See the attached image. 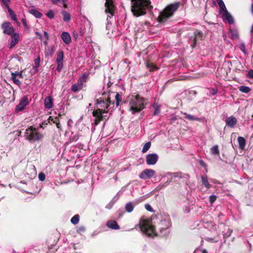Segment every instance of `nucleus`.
I'll return each mask as SVG.
<instances>
[{"instance_id":"nucleus-46","label":"nucleus","mask_w":253,"mask_h":253,"mask_svg":"<svg viewBox=\"0 0 253 253\" xmlns=\"http://www.w3.org/2000/svg\"><path fill=\"white\" fill-rule=\"evenodd\" d=\"M71 20V15L70 13L64 11V22H68Z\"/></svg>"},{"instance_id":"nucleus-58","label":"nucleus","mask_w":253,"mask_h":253,"mask_svg":"<svg viewBox=\"0 0 253 253\" xmlns=\"http://www.w3.org/2000/svg\"><path fill=\"white\" fill-rule=\"evenodd\" d=\"M73 125V122L71 120H69L67 123V126L69 127H71Z\"/></svg>"},{"instance_id":"nucleus-57","label":"nucleus","mask_w":253,"mask_h":253,"mask_svg":"<svg viewBox=\"0 0 253 253\" xmlns=\"http://www.w3.org/2000/svg\"><path fill=\"white\" fill-rule=\"evenodd\" d=\"M1 1L3 2V3L5 5V6L6 7H8V2L10 1V0H1Z\"/></svg>"},{"instance_id":"nucleus-40","label":"nucleus","mask_w":253,"mask_h":253,"mask_svg":"<svg viewBox=\"0 0 253 253\" xmlns=\"http://www.w3.org/2000/svg\"><path fill=\"white\" fill-rule=\"evenodd\" d=\"M88 75L86 74H84L80 78L78 81L79 82L83 84H84V83H85L87 81Z\"/></svg>"},{"instance_id":"nucleus-35","label":"nucleus","mask_w":253,"mask_h":253,"mask_svg":"<svg viewBox=\"0 0 253 253\" xmlns=\"http://www.w3.org/2000/svg\"><path fill=\"white\" fill-rule=\"evenodd\" d=\"M116 99V105L117 107H118L120 105V102L122 101V95L119 93H117L115 95Z\"/></svg>"},{"instance_id":"nucleus-61","label":"nucleus","mask_w":253,"mask_h":253,"mask_svg":"<svg viewBox=\"0 0 253 253\" xmlns=\"http://www.w3.org/2000/svg\"><path fill=\"white\" fill-rule=\"evenodd\" d=\"M210 181L211 182H212V183H215V184H219V183L218 182L217 180H215V179H210Z\"/></svg>"},{"instance_id":"nucleus-38","label":"nucleus","mask_w":253,"mask_h":253,"mask_svg":"<svg viewBox=\"0 0 253 253\" xmlns=\"http://www.w3.org/2000/svg\"><path fill=\"white\" fill-rule=\"evenodd\" d=\"M151 143L150 142L146 143L143 147L142 152L143 153H146L150 148Z\"/></svg>"},{"instance_id":"nucleus-63","label":"nucleus","mask_w":253,"mask_h":253,"mask_svg":"<svg viewBox=\"0 0 253 253\" xmlns=\"http://www.w3.org/2000/svg\"><path fill=\"white\" fill-rule=\"evenodd\" d=\"M22 23H23V25L25 27H27V25L26 21L25 19H22Z\"/></svg>"},{"instance_id":"nucleus-26","label":"nucleus","mask_w":253,"mask_h":253,"mask_svg":"<svg viewBox=\"0 0 253 253\" xmlns=\"http://www.w3.org/2000/svg\"><path fill=\"white\" fill-rule=\"evenodd\" d=\"M238 141L239 143V147L240 149H244L246 145V140L242 136L238 137Z\"/></svg>"},{"instance_id":"nucleus-27","label":"nucleus","mask_w":253,"mask_h":253,"mask_svg":"<svg viewBox=\"0 0 253 253\" xmlns=\"http://www.w3.org/2000/svg\"><path fill=\"white\" fill-rule=\"evenodd\" d=\"M201 180L203 184L204 185L207 189H210L211 187V185L209 183L208 180V177L207 175H202L201 176Z\"/></svg>"},{"instance_id":"nucleus-45","label":"nucleus","mask_w":253,"mask_h":253,"mask_svg":"<svg viewBox=\"0 0 253 253\" xmlns=\"http://www.w3.org/2000/svg\"><path fill=\"white\" fill-rule=\"evenodd\" d=\"M40 57L39 56L35 60V66L34 67V68H35L36 70L40 66Z\"/></svg>"},{"instance_id":"nucleus-4","label":"nucleus","mask_w":253,"mask_h":253,"mask_svg":"<svg viewBox=\"0 0 253 253\" xmlns=\"http://www.w3.org/2000/svg\"><path fill=\"white\" fill-rule=\"evenodd\" d=\"M147 100L139 94H134L129 100L130 110L133 114L138 113L144 108Z\"/></svg>"},{"instance_id":"nucleus-2","label":"nucleus","mask_w":253,"mask_h":253,"mask_svg":"<svg viewBox=\"0 0 253 253\" xmlns=\"http://www.w3.org/2000/svg\"><path fill=\"white\" fill-rule=\"evenodd\" d=\"M114 95L113 92H103L102 93L96 94L95 97V104L98 107L102 109H97L92 112V115L95 118L94 119V124L97 125L100 121L103 119V113H107L105 111L111 104H114V102L111 100V96Z\"/></svg>"},{"instance_id":"nucleus-55","label":"nucleus","mask_w":253,"mask_h":253,"mask_svg":"<svg viewBox=\"0 0 253 253\" xmlns=\"http://www.w3.org/2000/svg\"><path fill=\"white\" fill-rule=\"evenodd\" d=\"M248 77L251 79H253V70H251L248 72Z\"/></svg>"},{"instance_id":"nucleus-39","label":"nucleus","mask_w":253,"mask_h":253,"mask_svg":"<svg viewBox=\"0 0 253 253\" xmlns=\"http://www.w3.org/2000/svg\"><path fill=\"white\" fill-rule=\"evenodd\" d=\"M52 236H53V235H51L47 239L46 242L47 243V244H48V246H52L54 245V244H56V243L57 242V240L55 239H54L53 241H51V240L52 239Z\"/></svg>"},{"instance_id":"nucleus-34","label":"nucleus","mask_w":253,"mask_h":253,"mask_svg":"<svg viewBox=\"0 0 253 253\" xmlns=\"http://www.w3.org/2000/svg\"><path fill=\"white\" fill-rule=\"evenodd\" d=\"M79 138L78 135L76 134H74L73 132H71V135L70 136V140L66 142V143H71L73 141H76Z\"/></svg>"},{"instance_id":"nucleus-25","label":"nucleus","mask_w":253,"mask_h":253,"mask_svg":"<svg viewBox=\"0 0 253 253\" xmlns=\"http://www.w3.org/2000/svg\"><path fill=\"white\" fill-rule=\"evenodd\" d=\"M185 116V118L190 121H200V119L194 115H190L187 113H182Z\"/></svg>"},{"instance_id":"nucleus-42","label":"nucleus","mask_w":253,"mask_h":253,"mask_svg":"<svg viewBox=\"0 0 253 253\" xmlns=\"http://www.w3.org/2000/svg\"><path fill=\"white\" fill-rule=\"evenodd\" d=\"M118 200V198H116V197H115L113 200L109 203H108L105 207V208L107 209H111L114 204L115 203V202Z\"/></svg>"},{"instance_id":"nucleus-6","label":"nucleus","mask_w":253,"mask_h":253,"mask_svg":"<svg viewBox=\"0 0 253 253\" xmlns=\"http://www.w3.org/2000/svg\"><path fill=\"white\" fill-rule=\"evenodd\" d=\"M24 136L25 139L29 142H35L41 140L43 135L38 131V128L33 126H30L26 129Z\"/></svg>"},{"instance_id":"nucleus-48","label":"nucleus","mask_w":253,"mask_h":253,"mask_svg":"<svg viewBox=\"0 0 253 253\" xmlns=\"http://www.w3.org/2000/svg\"><path fill=\"white\" fill-rule=\"evenodd\" d=\"M239 48L244 53H246V45L244 42H242L239 45Z\"/></svg>"},{"instance_id":"nucleus-12","label":"nucleus","mask_w":253,"mask_h":253,"mask_svg":"<svg viewBox=\"0 0 253 253\" xmlns=\"http://www.w3.org/2000/svg\"><path fill=\"white\" fill-rule=\"evenodd\" d=\"M158 155L156 153L149 154L146 156V162L148 165H154L158 160Z\"/></svg>"},{"instance_id":"nucleus-44","label":"nucleus","mask_w":253,"mask_h":253,"mask_svg":"<svg viewBox=\"0 0 253 253\" xmlns=\"http://www.w3.org/2000/svg\"><path fill=\"white\" fill-rule=\"evenodd\" d=\"M52 3L54 4H56L58 6H63V0H51Z\"/></svg>"},{"instance_id":"nucleus-14","label":"nucleus","mask_w":253,"mask_h":253,"mask_svg":"<svg viewBox=\"0 0 253 253\" xmlns=\"http://www.w3.org/2000/svg\"><path fill=\"white\" fill-rule=\"evenodd\" d=\"M194 37H191L190 40L191 41V45L192 47H194L196 45L197 41L200 38H201L203 35V33L201 31L196 30L194 32Z\"/></svg>"},{"instance_id":"nucleus-59","label":"nucleus","mask_w":253,"mask_h":253,"mask_svg":"<svg viewBox=\"0 0 253 253\" xmlns=\"http://www.w3.org/2000/svg\"><path fill=\"white\" fill-rule=\"evenodd\" d=\"M171 181V179L169 180H168L167 181H166L165 183H164L163 186L166 187V186H168Z\"/></svg>"},{"instance_id":"nucleus-62","label":"nucleus","mask_w":253,"mask_h":253,"mask_svg":"<svg viewBox=\"0 0 253 253\" xmlns=\"http://www.w3.org/2000/svg\"><path fill=\"white\" fill-rule=\"evenodd\" d=\"M43 34H44V37H45V39H46L47 40H48L49 36H48V33L46 32H44Z\"/></svg>"},{"instance_id":"nucleus-22","label":"nucleus","mask_w":253,"mask_h":253,"mask_svg":"<svg viewBox=\"0 0 253 253\" xmlns=\"http://www.w3.org/2000/svg\"><path fill=\"white\" fill-rule=\"evenodd\" d=\"M48 120L49 123L52 122L53 123L55 124L57 127L60 129H61V126L58 117H55L54 118L52 116H50L48 118Z\"/></svg>"},{"instance_id":"nucleus-19","label":"nucleus","mask_w":253,"mask_h":253,"mask_svg":"<svg viewBox=\"0 0 253 253\" xmlns=\"http://www.w3.org/2000/svg\"><path fill=\"white\" fill-rule=\"evenodd\" d=\"M106 226L112 229L118 230L120 229V226L115 220H110L108 221L106 223Z\"/></svg>"},{"instance_id":"nucleus-9","label":"nucleus","mask_w":253,"mask_h":253,"mask_svg":"<svg viewBox=\"0 0 253 253\" xmlns=\"http://www.w3.org/2000/svg\"><path fill=\"white\" fill-rule=\"evenodd\" d=\"M1 28L3 30V33L6 35H12L15 32L14 28L11 26V23L9 22H3L1 25Z\"/></svg>"},{"instance_id":"nucleus-51","label":"nucleus","mask_w":253,"mask_h":253,"mask_svg":"<svg viewBox=\"0 0 253 253\" xmlns=\"http://www.w3.org/2000/svg\"><path fill=\"white\" fill-rule=\"evenodd\" d=\"M47 16L50 18L52 19L54 17V14L53 11L52 10H50L46 14Z\"/></svg>"},{"instance_id":"nucleus-43","label":"nucleus","mask_w":253,"mask_h":253,"mask_svg":"<svg viewBox=\"0 0 253 253\" xmlns=\"http://www.w3.org/2000/svg\"><path fill=\"white\" fill-rule=\"evenodd\" d=\"M86 228L83 225L79 226L77 227V232L80 234L84 233L85 231Z\"/></svg>"},{"instance_id":"nucleus-1","label":"nucleus","mask_w":253,"mask_h":253,"mask_svg":"<svg viewBox=\"0 0 253 253\" xmlns=\"http://www.w3.org/2000/svg\"><path fill=\"white\" fill-rule=\"evenodd\" d=\"M170 225L169 219L162 220L154 226L150 220L140 219L138 224L141 232L150 237L157 236L164 237L168 235L169 233V229Z\"/></svg>"},{"instance_id":"nucleus-50","label":"nucleus","mask_w":253,"mask_h":253,"mask_svg":"<svg viewBox=\"0 0 253 253\" xmlns=\"http://www.w3.org/2000/svg\"><path fill=\"white\" fill-rule=\"evenodd\" d=\"M39 178L40 179V180L42 181H43L45 180V175L44 173L43 172H40L39 174Z\"/></svg>"},{"instance_id":"nucleus-18","label":"nucleus","mask_w":253,"mask_h":253,"mask_svg":"<svg viewBox=\"0 0 253 253\" xmlns=\"http://www.w3.org/2000/svg\"><path fill=\"white\" fill-rule=\"evenodd\" d=\"M237 120L236 118L232 116L228 117L226 120V125L229 127H234L237 124Z\"/></svg>"},{"instance_id":"nucleus-20","label":"nucleus","mask_w":253,"mask_h":253,"mask_svg":"<svg viewBox=\"0 0 253 253\" xmlns=\"http://www.w3.org/2000/svg\"><path fill=\"white\" fill-rule=\"evenodd\" d=\"M174 177H178L183 179V182H186L189 178V175L187 174H183L181 172H177L173 173Z\"/></svg>"},{"instance_id":"nucleus-24","label":"nucleus","mask_w":253,"mask_h":253,"mask_svg":"<svg viewBox=\"0 0 253 253\" xmlns=\"http://www.w3.org/2000/svg\"><path fill=\"white\" fill-rule=\"evenodd\" d=\"M53 105L52 99L51 96H47L44 99V106L46 109H50Z\"/></svg>"},{"instance_id":"nucleus-10","label":"nucleus","mask_w":253,"mask_h":253,"mask_svg":"<svg viewBox=\"0 0 253 253\" xmlns=\"http://www.w3.org/2000/svg\"><path fill=\"white\" fill-rule=\"evenodd\" d=\"M156 174V171L152 169H145L139 174L141 179H146L152 178Z\"/></svg>"},{"instance_id":"nucleus-8","label":"nucleus","mask_w":253,"mask_h":253,"mask_svg":"<svg viewBox=\"0 0 253 253\" xmlns=\"http://www.w3.org/2000/svg\"><path fill=\"white\" fill-rule=\"evenodd\" d=\"M105 12L108 13L110 15H108L107 20L109 22V19H110L114 15L115 9V6L113 3V0H106L105 3Z\"/></svg>"},{"instance_id":"nucleus-60","label":"nucleus","mask_w":253,"mask_h":253,"mask_svg":"<svg viewBox=\"0 0 253 253\" xmlns=\"http://www.w3.org/2000/svg\"><path fill=\"white\" fill-rule=\"evenodd\" d=\"M73 36L75 39V40H77L78 37V34L77 32L75 31H74L73 33Z\"/></svg>"},{"instance_id":"nucleus-5","label":"nucleus","mask_w":253,"mask_h":253,"mask_svg":"<svg viewBox=\"0 0 253 253\" xmlns=\"http://www.w3.org/2000/svg\"><path fill=\"white\" fill-rule=\"evenodd\" d=\"M178 3H176L167 6L158 16V21L160 23L165 22L169 18L173 15L174 12L178 9Z\"/></svg>"},{"instance_id":"nucleus-3","label":"nucleus","mask_w":253,"mask_h":253,"mask_svg":"<svg viewBox=\"0 0 253 253\" xmlns=\"http://www.w3.org/2000/svg\"><path fill=\"white\" fill-rule=\"evenodd\" d=\"M132 12L136 16L144 15L153 9L150 0H132Z\"/></svg>"},{"instance_id":"nucleus-52","label":"nucleus","mask_w":253,"mask_h":253,"mask_svg":"<svg viewBox=\"0 0 253 253\" xmlns=\"http://www.w3.org/2000/svg\"><path fill=\"white\" fill-rule=\"evenodd\" d=\"M216 198H217L216 196H215L214 195H212L210 196V198H209V200H210V203H211V204L214 203L215 201V200H216Z\"/></svg>"},{"instance_id":"nucleus-16","label":"nucleus","mask_w":253,"mask_h":253,"mask_svg":"<svg viewBox=\"0 0 253 253\" xmlns=\"http://www.w3.org/2000/svg\"><path fill=\"white\" fill-rule=\"evenodd\" d=\"M222 18L224 21L227 22L229 24H232L234 22L233 17L228 11L223 12L222 14Z\"/></svg>"},{"instance_id":"nucleus-21","label":"nucleus","mask_w":253,"mask_h":253,"mask_svg":"<svg viewBox=\"0 0 253 253\" xmlns=\"http://www.w3.org/2000/svg\"><path fill=\"white\" fill-rule=\"evenodd\" d=\"M217 3L219 6V12L220 14H222L223 12L228 11L225 5L222 0H217Z\"/></svg>"},{"instance_id":"nucleus-23","label":"nucleus","mask_w":253,"mask_h":253,"mask_svg":"<svg viewBox=\"0 0 253 253\" xmlns=\"http://www.w3.org/2000/svg\"><path fill=\"white\" fill-rule=\"evenodd\" d=\"M85 85L81 83L78 82L77 84H74L72 85V90L74 92H77L82 89Z\"/></svg>"},{"instance_id":"nucleus-11","label":"nucleus","mask_w":253,"mask_h":253,"mask_svg":"<svg viewBox=\"0 0 253 253\" xmlns=\"http://www.w3.org/2000/svg\"><path fill=\"white\" fill-rule=\"evenodd\" d=\"M28 98L27 96H24L21 99L19 103L16 106L15 111L16 112L22 111L25 109L26 106L28 105Z\"/></svg>"},{"instance_id":"nucleus-54","label":"nucleus","mask_w":253,"mask_h":253,"mask_svg":"<svg viewBox=\"0 0 253 253\" xmlns=\"http://www.w3.org/2000/svg\"><path fill=\"white\" fill-rule=\"evenodd\" d=\"M145 208L148 211H151V212L153 211V208H152L151 205L149 204H145Z\"/></svg>"},{"instance_id":"nucleus-36","label":"nucleus","mask_w":253,"mask_h":253,"mask_svg":"<svg viewBox=\"0 0 253 253\" xmlns=\"http://www.w3.org/2000/svg\"><path fill=\"white\" fill-rule=\"evenodd\" d=\"M219 238H220V237L218 235L216 237H215L213 238L207 237L205 238V240L210 242L216 243V242H218V241L219 240Z\"/></svg>"},{"instance_id":"nucleus-33","label":"nucleus","mask_w":253,"mask_h":253,"mask_svg":"<svg viewBox=\"0 0 253 253\" xmlns=\"http://www.w3.org/2000/svg\"><path fill=\"white\" fill-rule=\"evenodd\" d=\"M80 220V216L79 214H76L71 219V222L74 224L76 225L77 224Z\"/></svg>"},{"instance_id":"nucleus-28","label":"nucleus","mask_w":253,"mask_h":253,"mask_svg":"<svg viewBox=\"0 0 253 253\" xmlns=\"http://www.w3.org/2000/svg\"><path fill=\"white\" fill-rule=\"evenodd\" d=\"M29 12L37 18H41L42 16V13L34 9L30 10Z\"/></svg>"},{"instance_id":"nucleus-49","label":"nucleus","mask_w":253,"mask_h":253,"mask_svg":"<svg viewBox=\"0 0 253 253\" xmlns=\"http://www.w3.org/2000/svg\"><path fill=\"white\" fill-rule=\"evenodd\" d=\"M232 232V230H231L230 229H228V230L227 231V232H225L223 234L224 238H227L229 237L231 235Z\"/></svg>"},{"instance_id":"nucleus-32","label":"nucleus","mask_w":253,"mask_h":253,"mask_svg":"<svg viewBox=\"0 0 253 253\" xmlns=\"http://www.w3.org/2000/svg\"><path fill=\"white\" fill-rule=\"evenodd\" d=\"M230 34H231V36H230L231 38H232L234 40L238 39L239 35H238V33L237 30L230 29Z\"/></svg>"},{"instance_id":"nucleus-41","label":"nucleus","mask_w":253,"mask_h":253,"mask_svg":"<svg viewBox=\"0 0 253 253\" xmlns=\"http://www.w3.org/2000/svg\"><path fill=\"white\" fill-rule=\"evenodd\" d=\"M147 67L151 72L154 71L158 69V68L153 63H148Z\"/></svg>"},{"instance_id":"nucleus-15","label":"nucleus","mask_w":253,"mask_h":253,"mask_svg":"<svg viewBox=\"0 0 253 253\" xmlns=\"http://www.w3.org/2000/svg\"><path fill=\"white\" fill-rule=\"evenodd\" d=\"M63 51H60L57 54L56 62L58 63V67L57 70L59 72H61L63 68Z\"/></svg>"},{"instance_id":"nucleus-56","label":"nucleus","mask_w":253,"mask_h":253,"mask_svg":"<svg viewBox=\"0 0 253 253\" xmlns=\"http://www.w3.org/2000/svg\"><path fill=\"white\" fill-rule=\"evenodd\" d=\"M217 92V89H216V88H212L211 92H210V93L211 95H214L215 94H216Z\"/></svg>"},{"instance_id":"nucleus-29","label":"nucleus","mask_w":253,"mask_h":253,"mask_svg":"<svg viewBox=\"0 0 253 253\" xmlns=\"http://www.w3.org/2000/svg\"><path fill=\"white\" fill-rule=\"evenodd\" d=\"M211 153L212 155H218L219 154V151L217 145H215L212 147L211 149Z\"/></svg>"},{"instance_id":"nucleus-17","label":"nucleus","mask_w":253,"mask_h":253,"mask_svg":"<svg viewBox=\"0 0 253 253\" xmlns=\"http://www.w3.org/2000/svg\"><path fill=\"white\" fill-rule=\"evenodd\" d=\"M11 36V40L10 43L9 48L11 49L14 47L19 41V35L18 34L14 33Z\"/></svg>"},{"instance_id":"nucleus-30","label":"nucleus","mask_w":253,"mask_h":253,"mask_svg":"<svg viewBox=\"0 0 253 253\" xmlns=\"http://www.w3.org/2000/svg\"><path fill=\"white\" fill-rule=\"evenodd\" d=\"M7 8H8V11L9 12V14L11 19L13 21H16L17 23H18L16 15L15 14H14L13 11L9 7H7Z\"/></svg>"},{"instance_id":"nucleus-37","label":"nucleus","mask_w":253,"mask_h":253,"mask_svg":"<svg viewBox=\"0 0 253 253\" xmlns=\"http://www.w3.org/2000/svg\"><path fill=\"white\" fill-rule=\"evenodd\" d=\"M239 90L244 93H248L251 91V88L247 86L242 85L239 87Z\"/></svg>"},{"instance_id":"nucleus-64","label":"nucleus","mask_w":253,"mask_h":253,"mask_svg":"<svg viewBox=\"0 0 253 253\" xmlns=\"http://www.w3.org/2000/svg\"><path fill=\"white\" fill-rule=\"evenodd\" d=\"M250 32H251V37L252 38L253 37V24L252 26V28H251V31H250Z\"/></svg>"},{"instance_id":"nucleus-47","label":"nucleus","mask_w":253,"mask_h":253,"mask_svg":"<svg viewBox=\"0 0 253 253\" xmlns=\"http://www.w3.org/2000/svg\"><path fill=\"white\" fill-rule=\"evenodd\" d=\"M153 107L155 108V111L154 112V115L156 116L158 115L160 112V109L159 106L157 104H154Z\"/></svg>"},{"instance_id":"nucleus-31","label":"nucleus","mask_w":253,"mask_h":253,"mask_svg":"<svg viewBox=\"0 0 253 253\" xmlns=\"http://www.w3.org/2000/svg\"><path fill=\"white\" fill-rule=\"evenodd\" d=\"M71 42V37L70 34L66 32H64V43L69 44Z\"/></svg>"},{"instance_id":"nucleus-53","label":"nucleus","mask_w":253,"mask_h":253,"mask_svg":"<svg viewBox=\"0 0 253 253\" xmlns=\"http://www.w3.org/2000/svg\"><path fill=\"white\" fill-rule=\"evenodd\" d=\"M53 52V49L52 47H49L48 50L45 52L46 55H51Z\"/></svg>"},{"instance_id":"nucleus-7","label":"nucleus","mask_w":253,"mask_h":253,"mask_svg":"<svg viewBox=\"0 0 253 253\" xmlns=\"http://www.w3.org/2000/svg\"><path fill=\"white\" fill-rule=\"evenodd\" d=\"M149 196L148 195H145L139 197L138 199L135 200L133 202H129L126 203L125 206L126 211L128 212H131L133 210L134 207L135 205H136L139 203H141L144 201Z\"/></svg>"},{"instance_id":"nucleus-13","label":"nucleus","mask_w":253,"mask_h":253,"mask_svg":"<svg viewBox=\"0 0 253 253\" xmlns=\"http://www.w3.org/2000/svg\"><path fill=\"white\" fill-rule=\"evenodd\" d=\"M16 77H18L20 79L23 78V71L15 72L11 73V79L13 83L18 86H20L21 83L19 80L16 79Z\"/></svg>"}]
</instances>
